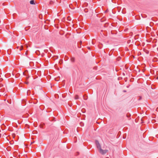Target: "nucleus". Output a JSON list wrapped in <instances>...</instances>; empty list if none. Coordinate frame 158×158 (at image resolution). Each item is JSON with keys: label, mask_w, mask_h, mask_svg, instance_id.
Listing matches in <instances>:
<instances>
[{"label": "nucleus", "mask_w": 158, "mask_h": 158, "mask_svg": "<svg viewBox=\"0 0 158 158\" xmlns=\"http://www.w3.org/2000/svg\"><path fill=\"white\" fill-rule=\"evenodd\" d=\"M108 151L107 150H103L101 148L99 150L100 153L102 155L105 154Z\"/></svg>", "instance_id": "obj_1"}, {"label": "nucleus", "mask_w": 158, "mask_h": 158, "mask_svg": "<svg viewBox=\"0 0 158 158\" xmlns=\"http://www.w3.org/2000/svg\"><path fill=\"white\" fill-rule=\"evenodd\" d=\"M95 144L97 148L99 150L100 148H101V145L99 142L97 140H95Z\"/></svg>", "instance_id": "obj_2"}, {"label": "nucleus", "mask_w": 158, "mask_h": 158, "mask_svg": "<svg viewBox=\"0 0 158 158\" xmlns=\"http://www.w3.org/2000/svg\"><path fill=\"white\" fill-rule=\"evenodd\" d=\"M30 4L32 5L35 4V1L34 0H31L30 1Z\"/></svg>", "instance_id": "obj_3"}, {"label": "nucleus", "mask_w": 158, "mask_h": 158, "mask_svg": "<svg viewBox=\"0 0 158 158\" xmlns=\"http://www.w3.org/2000/svg\"><path fill=\"white\" fill-rule=\"evenodd\" d=\"M71 60L72 62H74L75 60V59L74 58H71Z\"/></svg>", "instance_id": "obj_4"}, {"label": "nucleus", "mask_w": 158, "mask_h": 158, "mask_svg": "<svg viewBox=\"0 0 158 158\" xmlns=\"http://www.w3.org/2000/svg\"><path fill=\"white\" fill-rule=\"evenodd\" d=\"M78 98H78V96H77V95H76V96H75V99H78Z\"/></svg>", "instance_id": "obj_5"}, {"label": "nucleus", "mask_w": 158, "mask_h": 158, "mask_svg": "<svg viewBox=\"0 0 158 158\" xmlns=\"http://www.w3.org/2000/svg\"><path fill=\"white\" fill-rule=\"evenodd\" d=\"M30 90H28L27 92V95H28V93H30Z\"/></svg>", "instance_id": "obj_6"}, {"label": "nucleus", "mask_w": 158, "mask_h": 158, "mask_svg": "<svg viewBox=\"0 0 158 158\" xmlns=\"http://www.w3.org/2000/svg\"><path fill=\"white\" fill-rule=\"evenodd\" d=\"M141 98H142L141 97H139V98L138 99V100H140L141 99Z\"/></svg>", "instance_id": "obj_7"}, {"label": "nucleus", "mask_w": 158, "mask_h": 158, "mask_svg": "<svg viewBox=\"0 0 158 158\" xmlns=\"http://www.w3.org/2000/svg\"><path fill=\"white\" fill-rule=\"evenodd\" d=\"M7 102H8L10 103V104H11V101H10V102L8 100L7 101Z\"/></svg>", "instance_id": "obj_8"}, {"label": "nucleus", "mask_w": 158, "mask_h": 158, "mask_svg": "<svg viewBox=\"0 0 158 158\" xmlns=\"http://www.w3.org/2000/svg\"><path fill=\"white\" fill-rule=\"evenodd\" d=\"M127 117H129V116L127 114Z\"/></svg>", "instance_id": "obj_9"}, {"label": "nucleus", "mask_w": 158, "mask_h": 158, "mask_svg": "<svg viewBox=\"0 0 158 158\" xmlns=\"http://www.w3.org/2000/svg\"><path fill=\"white\" fill-rule=\"evenodd\" d=\"M123 92H126V90H124V91H123Z\"/></svg>", "instance_id": "obj_10"}, {"label": "nucleus", "mask_w": 158, "mask_h": 158, "mask_svg": "<svg viewBox=\"0 0 158 158\" xmlns=\"http://www.w3.org/2000/svg\"><path fill=\"white\" fill-rule=\"evenodd\" d=\"M34 104H36V103H35V102H34Z\"/></svg>", "instance_id": "obj_11"}, {"label": "nucleus", "mask_w": 158, "mask_h": 158, "mask_svg": "<svg viewBox=\"0 0 158 158\" xmlns=\"http://www.w3.org/2000/svg\"><path fill=\"white\" fill-rule=\"evenodd\" d=\"M123 138L124 139H125V137H124Z\"/></svg>", "instance_id": "obj_12"}, {"label": "nucleus", "mask_w": 158, "mask_h": 158, "mask_svg": "<svg viewBox=\"0 0 158 158\" xmlns=\"http://www.w3.org/2000/svg\"><path fill=\"white\" fill-rule=\"evenodd\" d=\"M123 138L124 139H125V137H124Z\"/></svg>", "instance_id": "obj_13"}]
</instances>
